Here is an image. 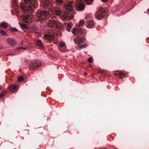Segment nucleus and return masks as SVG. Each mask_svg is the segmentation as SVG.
<instances>
[{
    "mask_svg": "<svg viewBox=\"0 0 149 149\" xmlns=\"http://www.w3.org/2000/svg\"><path fill=\"white\" fill-rule=\"evenodd\" d=\"M47 26L52 28L56 27L60 29L62 28V24L61 22L53 20H49Z\"/></svg>",
    "mask_w": 149,
    "mask_h": 149,
    "instance_id": "nucleus-1",
    "label": "nucleus"
},
{
    "mask_svg": "<svg viewBox=\"0 0 149 149\" xmlns=\"http://www.w3.org/2000/svg\"><path fill=\"white\" fill-rule=\"evenodd\" d=\"M77 10L82 11L85 9V6L82 0H77L75 2Z\"/></svg>",
    "mask_w": 149,
    "mask_h": 149,
    "instance_id": "nucleus-2",
    "label": "nucleus"
},
{
    "mask_svg": "<svg viewBox=\"0 0 149 149\" xmlns=\"http://www.w3.org/2000/svg\"><path fill=\"white\" fill-rule=\"evenodd\" d=\"M49 12L47 11L46 10H42L40 13L39 16V18L40 19L43 20L46 19L47 17L49 15Z\"/></svg>",
    "mask_w": 149,
    "mask_h": 149,
    "instance_id": "nucleus-3",
    "label": "nucleus"
},
{
    "mask_svg": "<svg viewBox=\"0 0 149 149\" xmlns=\"http://www.w3.org/2000/svg\"><path fill=\"white\" fill-rule=\"evenodd\" d=\"M54 34L53 33L51 34L49 33L45 34L44 38L45 39H48L50 41L53 40L54 37Z\"/></svg>",
    "mask_w": 149,
    "mask_h": 149,
    "instance_id": "nucleus-4",
    "label": "nucleus"
},
{
    "mask_svg": "<svg viewBox=\"0 0 149 149\" xmlns=\"http://www.w3.org/2000/svg\"><path fill=\"white\" fill-rule=\"evenodd\" d=\"M25 3L31 4L33 7H36L37 5V1L36 0H24Z\"/></svg>",
    "mask_w": 149,
    "mask_h": 149,
    "instance_id": "nucleus-5",
    "label": "nucleus"
},
{
    "mask_svg": "<svg viewBox=\"0 0 149 149\" xmlns=\"http://www.w3.org/2000/svg\"><path fill=\"white\" fill-rule=\"evenodd\" d=\"M38 61H33L31 63V67L32 69H34L39 66Z\"/></svg>",
    "mask_w": 149,
    "mask_h": 149,
    "instance_id": "nucleus-6",
    "label": "nucleus"
},
{
    "mask_svg": "<svg viewBox=\"0 0 149 149\" xmlns=\"http://www.w3.org/2000/svg\"><path fill=\"white\" fill-rule=\"evenodd\" d=\"M36 45L40 48H42L44 47V45L40 40H38L36 41Z\"/></svg>",
    "mask_w": 149,
    "mask_h": 149,
    "instance_id": "nucleus-7",
    "label": "nucleus"
},
{
    "mask_svg": "<svg viewBox=\"0 0 149 149\" xmlns=\"http://www.w3.org/2000/svg\"><path fill=\"white\" fill-rule=\"evenodd\" d=\"M94 22L93 20L89 21L88 22L87 25V27L91 28H92L94 25Z\"/></svg>",
    "mask_w": 149,
    "mask_h": 149,
    "instance_id": "nucleus-8",
    "label": "nucleus"
},
{
    "mask_svg": "<svg viewBox=\"0 0 149 149\" xmlns=\"http://www.w3.org/2000/svg\"><path fill=\"white\" fill-rule=\"evenodd\" d=\"M8 26L7 23L4 22H3L0 23V27L4 29H7Z\"/></svg>",
    "mask_w": 149,
    "mask_h": 149,
    "instance_id": "nucleus-9",
    "label": "nucleus"
},
{
    "mask_svg": "<svg viewBox=\"0 0 149 149\" xmlns=\"http://www.w3.org/2000/svg\"><path fill=\"white\" fill-rule=\"evenodd\" d=\"M72 2H70L66 6L67 9L69 11H71L72 10Z\"/></svg>",
    "mask_w": 149,
    "mask_h": 149,
    "instance_id": "nucleus-10",
    "label": "nucleus"
},
{
    "mask_svg": "<svg viewBox=\"0 0 149 149\" xmlns=\"http://www.w3.org/2000/svg\"><path fill=\"white\" fill-rule=\"evenodd\" d=\"M17 87L16 85H11L10 86V91H12L14 92L15 91Z\"/></svg>",
    "mask_w": 149,
    "mask_h": 149,
    "instance_id": "nucleus-11",
    "label": "nucleus"
},
{
    "mask_svg": "<svg viewBox=\"0 0 149 149\" xmlns=\"http://www.w3.org/2000/svg\"><path fill=\"white\" fill-rule=\"evenodd\" d=\"M54 13L56 15L59 16L62 13L61 10L58 9L55 11Z\"/></svg>",
    "mask_w": 149,
    "mask_h": 149,
    "instance_id": "nucleus-12",
    "label": "nucleus"
},
{
    "mask_svg": "<svg viewBox=\"0 0 149 149\" xmlns=\"http://www.w3.org/2000/svg\"><path fill=\"white\" fill-rule=\"evenodd\" d=\"M20 26L22 29H27L28 28L26 24L23 23L20 24Z\"/></svg>",
    "mask_w": 149,
    "mask_h": 149,
    "instance_id": "nucleus-13",
    "label": "nucleus"
},
{
    "mask_svg": "<svg viewBox=\"0 0 149 149\" xmlns=\"http://www.w3.org/2000/svg\"><path fill=\"white\" fill-rule=\"evenodd\" d=\"M85 40V38L84 37H81L79 38L78 40V43L77 44L78 45L79 44L81 43L84 42Z\"/></svg>",
    "mask_w": 149,
    "mask_h": 149,
    "instance_id": "nucleus-14",
    "label": "nucleus"
},
{
    "mask_svg": "<svg viewBox=\"0 0 149 149\" xmlns=\"http://www.w3.org/2000/svg\"><path fill=\"white\" fill-rule=\"evenodd\" d=\"M16 44V42L14 40H10V45L12 46H15Z\"/></svg>",
    "mask_w": 149,
    "mask_h": 149,
    "instance_id": "nucleus-15",
    "label": "nucleus"
},
{
    "mask_svg": "<svg viewBox=\"0 0 149 149\" xmlns=\"http://www.w3.org/2000/svg\"><path fill=\"white\" fill-rule=\"evenodd\" d=\"M59 45L60 47L62 48L65 47L66 45L65 43L63 41H61L59 42Z\"/></svg>",
    "mask_w": 149,
    "mask_h": 149,
    "instance_id": "nucleus-16",
    "label": "nucleus"
},
{
    "mask_svg": "<svg viewBox=\"0 0 149 149\" xmlns=\"http://www.w3.org/2000/svg\"><path fill=\"white\" fill-rule=\"evenodd\" d=\"M30 15H29L25 16L23 18V20L27 23L28 22V19Z\"/></svg>",
    "mask_w": 149,
    "mask_h": 149,
    "instance_id": "nucleus-17",
    "label": "nucleus"
},
{
    "mask_svg": "<svg viewBox=\"0 0 149 149\" xmlns=\"http://www.w3.org/2000/svg\"><path fill=\"white\" fill-rule=\"evenodd\" d=\"M85 2L87 3V5H91L92 4L93 0H84Z\"/></svg>",
    "mask_w": 149,
    "mask_h": 149,
    "instance_id": "nucleus-18",
    "label": "nucleus"
},
{
    "mask_svg": "<svg viewBox=\"0 0 149 149\" xmlns=\"http://www.w3.org/2000/svg\"><path fill=\"white\" fill-rule=\"evenodd\" d=\"M88 46V45L87 44H85L79 46V47L80 49L84 48Z\"/></svg>",
    "mask_w": 149,
    "mask_h": 149,
    "instance_id": "nucleus-19",
    "label": "nucleus"
},
{
    "mask_svg": "<svg viewBox=\"0 0 149 149\" xmlns=\"http://www.w3.org/2000/svg\"><path fill=\"white\" fill-rule=\"evenodd\" d=\"M103 17V16L101 14H98L96 16V18L99 20L101 19Z\"/></svg>",
    "mask_w": 149,
    "mask_h": 149,
    "instance_id": "nucleus-20",
    "label": "nucleus"
},
{
    "mask_svg": "<svg viewBox=\"0 0 149 149\" xmlns=\"http://www.w3.org/2000/svg\"><path fill=\"white\" fill-rule=\"evenodd\" d=\"M72 25L70 24L69 23L67 24V29L68 31H70V28L72 27Z\"/></svg>",
    "mask_w": 149,
    "mask_h": 149,
    "instance_id": "nucleus-21",
    "label": "nucleus"
},
{
    "mask_svg": "<svg viewBox=\"0 0 149 149\" xmlns=\"http://www.w3.org/2000/svg\"><path fill=\"white\" fill-rule=\"evenodd\" d=\"M56 2L58 4H61L63 3V0H56Z\"/></svg>",
    "mask_w": 149,
    "mask_h": 149,
    "instance_id": "nucleus-22",
    "label": "nucleus"
},
{
    "mask_svg": "<svg viewBox=\"0 0 149 149\" xmlns=\"http://www.w3.org/2000/svg\"><path fill=\"white\" fill-rule=\"evenodd\" d=\"M6 92L5 91H3L1 93H0V98L6 95Z\"/></svg>",
    "mask_w": 149,
    "mask_h": 149,
    "instance_id": "nucleus-23",
    "label": "nucleus"
},
{
    "mask_svg": "<svg viewBox=\"0 0 149 149\" xmlns=\"http://www.w3.org/2000/svg\"><path fill=\"white\" fill-rule=\"evenodd\" d=\"M10 31L13 32H16L18 31L17 29L15 28H12Z\"/></svg>",
    "mask_w": 149,
    "mask_h": 149,
    "instance_id": "nucleus-24",
    "label": "nucleus"
},
{
    "mask_svg": "<svg viewBox=\"0 0 149 149\" xmlns=\"http://www.w3.org/2000/svg\"><path fill=\"white\" fill-rule=\"evenodd\" d=\"M17 80L19 81H22L24 80V78L22 77H18L17 78Z\"/></svg>",
    "mask_w": 149,
    "mask_h": 149,
    "instance_id": "nucleus-25",
    "label": "nucleus"
},
{
    "mask_svg": "<svg viewBox=\"0 0 149 149\" xmlns=\"http://www.w3.org/2000/svg\"><path fill=\"white\" fill-rule=\"evenodd\" d=\"M99 11L102 13H103L105 12V10L104 9L102 8H100L99 9Z\"/></svg>",
    "mask_w": 149,
    "mask_h": 149,
    "instance_id": "nucleus-26",
    "label": "nucleus"
},
{
    "mask_svg": "<svg viewBox=\"0 0 149 149\" xmlns=\"http://www.w3.org/2000/svg\"><path fill=\"white\" fill-rule=\"evenodd\" d=\"M0 33H1L2 35L3 36H5L6 35V32L2 30H0Z\"/></svg>",
    "mask_w": 149,
    "mask_h": 149,
    "instance_id": "nucleus-27",
    "label": "nucleus"
},
{
    "mask_svg": "<svg viewBox=\"0 0 149 149\" xmlns=\"http://www.w3.org/2000/svg\"><path fill=\"white\" fill-rule=\"evenodd\" d=\"M17 49L18 50L20 49V50H25L26 49L25 48L23 47H20L17 48Z\"/></svg>",
    "mask_w": 149,
    "mask_h": 149,
    "instance_id": "nucleus-28",
    "label": "nucleus"
},
{
    "mask_svg": "<svg viewBox=\"0 0 149 149\" xmlns=\"http://www.w3.org/2000/svg\"><path fill=\"white\" fill-rule=\"evenodd\" d=\"M77 30V31H78V29H74L72 31V33L74 34H77V33H76V31Z\"/></svg>",
    "mask_w": 149,
    "mask_h": 149,
    "instance_id": "nucleus-29",
    "label": "nucleus"
},
{
    "mask_svg": "<svg viewBox=\"0 0 149 149\" xmlns=\"http://www.w3.org/2000/svg\"><path fill=\"white\" fill-rule=\"evenodd\" d=\"M88 61L89 63H92V57L89 58Z\"/></svg>",
    "mask_w": 149,
    "mask_h": 149,
    "instance_id": "nucleus-30",
    "label": "nucleus"
},
{
    "mask_svg": "<svg viewBox=\"0 0 149 149\" xmlns=\"http://www.w3.org/2000/svg\"><path fill=\"white\" fill-rule=\"evenodd\" d=\"M68 18L67 16H64L63 17V19L64 20L66 19V20H68Z\"/></svg>",
    "mask_w": 149,
    "mask_h": 149,
    "instance_id": "nucleus-31",
    "label": "nucleus"
},
{
    "mask_svg": "<svg viewBox=\"0 0 149 149\" xmlns=\"http://www.w3.org/2000/svg\"><path fill=\"white\" fill-rule=\"evenodd\" d=\"M84 24V22L83 20L80 21V24L81 25H82Z\"/></svg>",
    "mask_w": 149,
    "mask_h": 149,
    "instance_id": "nucleus-32",
    "label": "nucleus"
},
{
    "mask_svg": "<svg viewBox=\"0 0 149 149\" xmlns=\"http://www.w3.org/2000/svg\"><path fill=\"white\" fill-rule=\"evenodd\" d=\"M79 32H80L81 33H82L83 32L82 31V29L81 28H79Z\"/></svg>",
    "mask_w": 149,
    "mask_h": 149,
    "instance_id": "nucleus-33",
    "label": "nucleus"
},
{
    "mask_svg": "<svg viewBox=\"0 0 149 149\" xmlns=\"http://www.w3.org/2000/svg\"><path fill=\"white\" fill-rule=\"evenodd\" d=\"M6 42L8 44L9 43V38H8V39H6Z\"/></svg>",
    "mask_w": 149,
    "mask_h": 149,
    "instance_id": "nucleus-34",
    "label": "nucleus"
},
{
    "mask_svg": "<svg viewBox=\"0 0 149 149\" xmlns=\"http://www.w3.org/2000/svg\"><path fill=\"white\" fill-rule=\"evenodd\" d=\"M23 41H22V42H21V45L22 46V44H23Z\"/></svg>",
    "mask_w": 149,
    "mask_h": 149,
    "instance_id": "nucleus-35",
    "label": "nucleus"
},
{
    "mask_svg": "<svg viewBox=\"0 0 149 149\" xmlns=\"http://www.w3.org/2000/svg\"><path fill=\"white\" fill-rule=\"evenodd\" d=\"M76 42H77V41H76V42H75V43L76 44H77V43H78V42L77 43Z\"/></svg>",
    "mask_w": 149,
    "mask_h": 149,
    "instance_id": "nucleus-36",
    "label": "nucleus"
},
{
    "mask_svg": "<svg viewBox=\"0 0 149 149\" xmlns=\"http://www.w3.org/2000/svg\"><path fill=\"white\" fill-rule=\"evenodd\" d=\"M121 75H124V74H121Z\"/></svg>",
    "mask_w": 149,
    "mask_h": 149,
    "instance_id": "nucleus-37",
    "label": "nucleus"
},
{
    "mask_svg": "<svg viewBox=\"0 0 149 149\" xmlns=\"http://www.w3.org/2000/svg\"><path fill=\"white\" fill-rule=\"evenodd\" d=\"M148 11H149V9L148 10Z\"/></svg>",
    "mask_w": 149,
    "mask_h": 149,
    "instance_id": "nucleus-38",
    "label": "nucleus"
}]
</instances>
